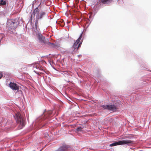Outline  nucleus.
<instances>
[{
  "label": "nucleus",
  "instance_id": "nucleus-4",
  "mask_svg": "<svg viewBox=\"0 0 151 151\" xmlns=\"http://www.w3.org/2000/svg\"><path fill=\"white\" fill-rule=\"evenodd\" d=\"M133 141L131 140L119 141L117 142H114L109 145L110 147H113L114 146L120 145H122L127 144L128 145H132L133 144Z\"/></svg>",
  "mask_w": 151,
  "mask_h": 151
},
{
  "label": "nucleus",
  "instance_id": "nucleus-13",
  "mask_svg": "<svg viewBox=\"0 0 151 151\" xmlns=\"http://www.w3.org/2000/svg\"><path fill=\"white\" fill-rule=\"evenodd\" d=\"M6 4V2L4 0H1L0 1V5L1 6L4 5Z\"/></svg>",
  "mask_w": 151,
  "mask_h": 151
},
{
  "label": "nucleus",
  "instance_id": "nucleus-1",
  "mask_svg": "<svg viewBox=\"0 0 151 151\" xmlns=\"http://www.w3.org/2000/svg\"><path fill=\"white\" fill-rule=\"evenodd\" d=\"M37 21L35 23L33 34L35 35H36L37 38L39 40V42L41 44H45L46 43L45 37L40 32V29L39 28L37 27Z\"/></svg>",
  "mask_w": 151,
  "mask_h": 151
},
{
  "label": "nucleus",
  "instance_id": "nucleus-5",
  "mask_svg": "<svg viewBox=\"0 0 151 151\" xmlns=\"http://www.w3.org/2000/svg\"><path fill=\"white\" fill-rule=\"evenodd\" d=\"M101 107L104 109H107L111 111H114L116 109V106L114 105H103Z\"/></svg>",
  "mask_w": 151,
  "mask_h": 151
},
{
  "label": "nucleus",
  "instance_id": "nucleus-19",
  "mask_svg": "<svg viewBox=\"0 0 151 151\" xmlns=\"http://www.w3.org/2000/svg\"><path fill=\"white\" fill-rule=\"evenodd\" d=\"M15 27H16V26H15V27H14V28H15Z\"/></svg>",
  "mask_w": 151,
  "mask_h": 151
},
{
  "label": "nucleus",
  "instance_id": "nucleus-6",
  "mask_svg": "<svg viewBox=\"0 0 151 151\" xmlns=\"http://www.w3.org/2000/svg\"><path fill=\"white\" fill-rule=\"evenodd\" d=\"M10 87L12 89L18 90L19 89V86L14 83L10 82L9 84Z\"/></svg>",
  "mask_w": 151,
  "mask_h": 151
},
{
  "label": "nucleus",
  "instance_id": "nucleus-12",
  "mask_svg": "<svg viewBox=\"0 0 151 151\" xmlns=\"http://www.w3.org/2000/svg\"><path fill=\"white\" fill-rule=\"evenodd\" d=\"M44 115H45L46 114H47L48 116H46V117H47L48 116H50L51 115V114H52V112L51 111H47V112L46 113H45L44 112Z\"/></svg>",
  "mask_w": 151,
  "mask_h": 151
},
{
  "label": "nucleus",
  "instance_id": "nucleus-17",
  "mask_svg": "<svg viewBox=\"0 0 151 151\" xmlns=\"http://www.w3.org/2000/svg\"><path fill=\"white\" fill-rule=\"evenodd\" d=\"M14 25V24H16V25L17 24V22H12V25Z\"/></svg>",
  "mask_w": 151,
  "mask_h": 151
},
{
  "label": "nucleus",
  "instance_id": "nucleus-2",
  "mask_svg": "<svg viewBox=\"0 0 151 151\" xmlns=\"http://www.w3.org/2000/svg\"><path fill=\"white\" fill-rule=\"evenodd\" d=\"M82 36V34H81L80 36L74 43L72 48L73 50L72 53H78V50L79 47L81 46L82 42H80Z\"/></svg>",
  "mask_w": 151,
  "mask_h": 151
},
{
  "label": "nucleus",
  "instance_id": "nucleus-10",
  "mask_svg": "<svg viewBox=\"0 0 151 151\" xmlns=\"http://www.w3.org/2000/svg\"><path fill=\"white\" fill-rule=\"evenodd\" d=\"M39 10L37 7L33 12L32 13L31 16V18L32 19V15H34V17L35 16V15L36 14L37 16L39 14Z\"/></svg>",
  "mask_w": 151,
  "mask_h": 151
},
{
  "label": "nucleus",
  "instance_id": "nucleus-18",
  "mask_svg": "<svg viewBox=\"0 0 151 151\" xmlns=\"http://www.w3.org/2000/svg\"><path fill=\"white\" fill-rule=\"evenodd\" d=\"M3 75L1 72H0V79L2 77Z\"/></svg>",
  "mask_w": 151,
  "mask_h": 151
},
{
  "label": "nucleus",
  "instance_id": "nucleus-9",
  "mask_svg": "<svg viewBox=\"0 0 151 151\" xmlns=\"http://www.w3.org/2000/svg\"><path fill=\"white\" fill-rule=\"evenodd\" d=\"M45 12H43L42 13H41L40 14H39L37 16V17L36 19V20L35 23H36V21H37V27H38V20L39 19H41L42 18H43L44 15H45Z\"/></svg>",
  "mask_w": 151,
  "mask_h": 151
},
{
  "label": "nucleus",
  "instance_id": "nucleus-8",
  "mask_svg": "<svg viewBox=\"0 0 151 151\" xmlns=\"http://www.w3.org/2000/svg\"><path fill=\"white\" fill-rule=\"evenodd\" d=\"M69 148L68 145H65L58 148V151H66Z\"/></svg>",
  "mask_w": 151,
  "mask_h": 151
},
{
  "label": "nucleus",
  "instance_id": "nucleus-7",
  "mask_svg": "<svg viewBox=\"0 0 151 151\" xmlns=\"http://www.w3.org/2000/svg\"><path fill=\"white\" fill-rule=\"evenodd\" d=\"M12 8L10 6L8 5L6 7L4 10V13L6 14H8L10 12L12 11Z\"/></svg>",
  "mask_w": 151,
  "mask_h": 151
},
{
  "label": "nucleus",
  "instance_id": "nucleus-14",
  "mask_svg": "<svg viewBox=\"0 0 151 151\" xmlns=\"http://www.w3.org/2000/svg\"><path fill=\"white\" fill-rule=\"evenodd\" d=\"M110 0H101V2L104 4H108V3L110 2Z\"/></svg>",
  "mask_w": 151,
  "mask_h": 151
},
{
  "label": "nucleus",
  "instance_id": "nucleus-15",
  "mask_svg": "<svg viewBox=\"0 0 151 151\" xmlns=\"http://www.w3.org/2000/svg\"><path fill=\"white\" fill-rule=\"evenodd\" d=\"M126 138L128 139H132L134 137L133 136V135L130 134L128 136H126L125 137Z\"/></svg>",
  "mask_w": 151,
  "mask_h": 151
},
{
  "label": "nucleus",
  "instance_id": "nucleus-3",
  "mask_svg": "<svg viewBox=\"0 0 151 151\" xmlns=\"http://www.w3.org/2000/svg\"><path fill=\"white\" fill-rule=\"evenodd\" d=\"M15 118L17 120V122L19 124V129L22 128L25 125L24 119L21 117L20 114L19 113L16 114Z\"/></svg>",
  "mask_w": 151,
  "mask_h": 151
},
{
  "label": "nucleus",
  "instance_id": "nucleus-16",
  "mask_svg": "<svg viewBox=\"0 0 151 151\" xmlns=\"http://www.w3.org/2000/svg\"><path fill=\"white\" fill-rule=\"evenodd\" d=\"M48 45L52 47H55L56 46L54 44L50 42H48Z\"/></svg>",
  "mask_w": 151,
  "mask_h": 151
},
{
  "label": "nucleus",
  "instance_id": "nucleus-11",
  "mask_svg": "<svg viewBox=\"0 0 151 151\" xmlns=\"http://www.w3.org/2000/svg\"><path fill=\"white\" fill-rule=\"evenodd\" d=\"M84 126H82V127H79L76 129V130L77 132L81 131H82V129L84 128Z\"/></svg>",
  "mask_w": 151,
  "mask_h": 151
}]
</instances>
